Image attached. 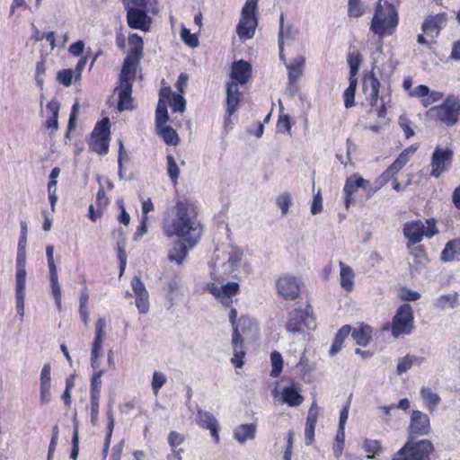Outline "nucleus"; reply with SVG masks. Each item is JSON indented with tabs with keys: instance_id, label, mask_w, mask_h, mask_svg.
<instances>
[{
	"instance_id": "1",
	"label": "nucleus",
	"mask_w": 460,
	"mask_h": 460,
	"mask_svg": "<svg viewBox=\"0 0 460 460\" xmlns=\"http://www.w3.org/2000/svg\"><path fill=\"white\" fill-rule=\"evenodd\" d=\"M163 231L167 237H183L190 247L195 246L201 236V225L190 203L179 201L172 208V215L163 222Z\"/></svg>"
},
{
	"instance_id": "2",
	"label": "nucleus",
	"mask_w": 460,
	"mask_h": 460,
	"mask_svg": "<svg viewBox=\"0 0 460 460\" xmlns=\"http://www.w3.org/2000/svg\"><path fill=\"white\" fill-rule=\"evenodd\" d=\"M398 25V13L393 4L379 1L372 18L370 30L379 37L392 35Z\"/></svg>"
},
{
	"instance_id": "3",
	"label": "nucleus",
	"mask_w": 460,
	"mask_h": 460,
	"mask_svg": "<svg viewBox=\"0 0 460 460\" xmlns=\"http://www.w3.org/2000/svg\"><path fill=\"white\" fill-rule=\"evenodd\" d=\"M428 115L435 119L453 126L458 121L460 115V100L455 95H448L441 105L434 106L428 111Z\"/></svg>"
},
{
	"instance_id": "4",
	"label": "nucleus",
	"mask_w": 460,
	"mask_h": 460,
	"mask_svg": "<svg viewBox=\"0 0 460 460\" xmlns=\"http://www.w3.org/2000/svg\"><path fill=\"white\" fill-rule=\"evenodd\" d=\"M243 252L240 249H233L227 254L223 253L222 258L219 254L215 255L212 278L219 282L228 277L241 263Z\"/></svg>"
},
{
	"instance_id": "5",
	"label": "nucleus",
	"mask_w": 460,
	"mask_h": 460,
	"mask_svg": "<svg viewBox=\"0 0 460 460\" xmlns=\"http://www.w3.org/2000/svg\"><path fill=\"white\" fill-rule=\"evenodd\" d=\"M303 326L309 330L316 328L313 307L306 305L304 309L296 308L288 314L286 329L288 332L296 334L303 331Z\"/></svg>"
},
{
	"instance_id": "6",
	"label": "nucleus",
	"mask_w": 460,
	"mask_h": 460,
	"mask_svg": "<svg viewBox=\"0 0 460 460\" xmlns=\"http://www.w3.org/2000/svg\"><path fill=\"white\" fill-rule=\"evenodd\" d=\"M258 6V0H246L241 13V19L236 27V33L242 40H248L253 37L257 27L255 12Z\"/></svg>"
},
{
	"instance_id": "7",
	"label": "nucleus",
	"mask_w": 460,
	"mask_h": 460,
	"mask_svg": "<svg viewBox=\"0 0 460 460\" xmlns=\"http://www.w3.org/2000/svg\"><path fill=\"white\" fill-rule=\"evenodd\" d=\"M434 447L429 440L408 442L394 456L393 460H430Z\"/></svg>"
},
{
	"instance_id": "8",
	"label": "nucleus",
	"mask_w": 460,
	"mask_h": 460,
	"mask_svg": "<svg viewBox=\"0 0 460 460\" xmlns=\"http://www.w3.org/2000/svg\"><path fill=\"white\" fill-rule=\"evenodd\" d=\"M110 120L108 118L102 119L98 122L92 133V138L89 143L92 151L105 155L109 150L110 143Z\"/></svg>"
},
{
	"instance_id": "9",
	"label": "nucleus",
	"mask_w": 460,
	"mask_h": 460,
	"mask_svg": "<svg viewBox=\"0 0 460 460\" xmlns=\"http://www.w3.org/2000/svg\"><path fill=\"white\" fill-rule=\"evenodd\" d=\"M413 329V312L410 305H401L394 316L392 334L397 338L402 334H410Z\"/></svg>"
},
{
	"instance_id": "10",
	"label": "nucleus",
	"mask_w": 460,
	"mask_h": 460,
	"mask_svg": "<svg viewBox=\"0 0 460 460\" xmlns=\"http://www.w3.org/2000/svg\"><path fill=\"white\" fill-rule=\"evenodd\" d=\"M136 75V71L121 69L119 77V86L116 88L119 94L118 110L119 111L125 110H132L133 99L131 97L132 84L130 80H133Z\"/></svg>"
},
{
	"instance_id": "11",
	"label": "nucleus",
	"mask_w": 460,
	"mask_h": 460,
	"mask_svg": "<svg viewBox=\"0 0 460 460\" xmlns=\"http://www.w3.org/2000/svg\"><path fill=\"white\" fill-rule=\"evenodd\" d=\"M128 43L130 50L124 59L121 69L136 71L137 66L143 55V40L137 33L131 34L128 37Z\"/></svg>"
},
{
	"instance_id": "12",
	"label": "nucleus",
	"mask_w": 460,
	"mask_h": 460,
	"mask_svg": "<svg viewBox=\"0 0 460 460\" xmlns=\"http://www.w3.org/2000/svg\"><path fill=\"white\" fill-rule=\"evenodd\" d=\"M453 151L449 148L437 146L431 156V172L434 178H438L441 173L451 164Z\"/></svg>"
},
{
	"instance_id": "13",
	"label": "nucleus",
	"mask_w": 460,
	"mask_h": 460,
	"mask_svg": "<svg viewBox=\"0 0 460 460\" xmlns=\"http://www.w3.org/2000/svg\"><path fill=\"white\" fill-rule=\"evenodd\" d=\"M436 233L434 226L425 230V226L420 220L407 222L403 226L404 237L411 243H420L424 235L432 237Z\"/></svg>"
},
{
	"instance_id": "14",
	"label": "nucleus",
	"mask_w": 460,
	"mask_h": 460,
	"mask_svg": "<svg viewBox=\"0 0 460 460\" xmlns=\"http://www.w3.org/2000/svg\"><path fill=\"white\" fill-rule=\"evenodd\" d=\"M207 289L215 297L218 298L225 306H229L232 304V296L239 291V285L236 282H229L218 287L214 283H210L207 285Z\"/></svg>"
},
{
	"instance_id": "15",
	"label": "nucleus",
	"mask_w": 460,
	"mask_h": 460,
	"mask_svg": "<svg viewBox=\"0 0 460 460\" xmlns=\"http://www.w3.org/2000/svg\"><path fill=\"white\" fill-rule=\"evenodd\" d=\"M105 319L99 318L95 323V338L92 347L91 365L93 368H98L100 367L99 357L105 339Z\"/></svg>"
},
{
	"instance_id": "16",
	"label": "nucleus",
	"mask_w": 460,
	"mask_h": 460,
	"mask_svg": "<svg viewBox=\"0 0 460 460\" xmlns=\"http://www.w3.org/2000/svg\"><path fill=\"white\" fill-rule=\"evenodd\" d=\"M277 289L279 296L285 299L294 300L300 292V287L295 277L285 275L277 281Z\"/></svg>"
},
{
	"instance_id": "17",
	"label": "nucleus",
	"mask_w": 460,
	"mask_h": 460,
	"mask_svg": "<svg viewBox=\"0 0 460 460\" xmlns=\"http://www.w3.org/2000/svg\"><path fill=\"white\" fill-rule=\"evenodd\" d=\"M131 287L138 313L146 314L149 310V294L144 283L140 278L134 277L131 280Z\"/></svg>"
},
{
	"instance_id": "18",
	"label": "nucleus",
	"mask_w": 460,
	"mask_h": 460,
	"mask_svg": "<svg viewBox=\"0 0 460 460\" xmlns=\"http://www.w3.org/2000/svg\"><path fill=\"white\" fill-rule=\"evenodd\" d=\"M128 24L132 29L144 31H149L151 18L146 12L137 8H128L127 13Z\"/></svg>"
},
{
	"instance_id": "19",
	"label": "nucleus",
	"mask_w": 460,
	"mask_h": 460,
	"mask_svg": "<svg viewBox=\"0 0 460 460\" xmlns=\"http://www.w3.org/2000/svg\"><path fill=\"white\" fill-rule=\"evenodd\" d=\"M252 76V66L244 61L238 60L233 63L230 73L231 82L238 84H245Z\"/></svg>"
},
{
	"instance_id": "20",
	"label": "nucleus",
	"mask_w": 460,
	"mask_h": 460,
	"mask_svg": "<svg viewBox=\"0 0 460 460\" xmlns=\"http://www.w3.org/2000/svg\"><path fill=\"white\" fill-rule=\"evenodd\" d=\"M368 184V181L362 177H358L357 175H353L347 179L346 183L343 188V191L345 193V207L349 208L350 204L354 202V199L352 194L359 188L366 189Z\"/></svg>"
},
{
	"instance_id": "21",
	"label": "nucleus",
	"mask_w": 460,
	"mask_h": 460,
	"mask_svg": "<svg viewBox=\"0 0 460 460\" xmlns=\"http://www.w3.org/2000/svg\"><path fill=\"white\" fill-rule=\"evenodd\" d=\"M241 93L235 82H229L226 84V111L230 117L238 108Z\"/></svg>"
},
{
	"instance_id": "22",
	"label": "nucleus",
	"mask_w": 460,
	"mask_h": 460,
	"mask_svg": "<svg viewBox=\"0 0 460 460\" xmlns=\"http://www.w3.org/2000/svg\"><path fill=\"white\" fill-rule=\"evenodd\" d=\"M232 344L234 356L231 361L236 367L241 368L244 364L243 358L245 356V352L243 350V340L237 328H234L233 332Z\"/></svg>"
},
{
	"instance_id": "23",
	"label": "nucleus",
	"mask_w": 460,
	"mask_h": 460,
	"mask_svg": "<svg viewBox=\"0 0 460 460\" xmlns=\"http://www.w3.org/2000/svg\"><path fill=\"white\" fill-rule=\"evenodd\" d=\"M305 59L304 57H296L290 64L287 65L288 70V84L293 86L304 74Z\"/></svg>"
},
{
	"instance_id": "24",
	"label": "nucleus",
	"mask_w": 460,
	"mask_h": 460,
	"mask_svg": "<svg viewBox=\"0 0 460 460\" xmlns=\"http://www.w3.org/2000/svg\"><path fill=\"white\" fill-rule=\"evenodd\" d=\"M446 14L439 13L427 18L422 24V31L431 36H437L439 33L443 24L446 22Z\"/></svg>"
},
{
	"instance_id": "25",
	"label": "nucleus",
	"mask_w": 460,
	"mask_h": 460,
	"mask_svg": "<svg viewBox=\"0 0 460 460\" xmlns=\"http://www.w3.org/2000/svg\"><path fill=\"white\" fill-rule=\"evenodd\" d=\"M368 88H370V93H368L369 103L371 106H374L377 102L380 88V82L374 73H371L364 79V89L367 91Z\"/></svg>"
},
{
	"instance_id": "26",
	"label": "nucleus",
	"mask_w": 460,
	"mask_h": 460,
	"mask_svg": "<svg viewBox=\"0 0 460 460\" xmlns=\"http://www.w3.org/2000/svg\"><path fill=\"white\" fill-rule=\"evenodd\" d=\"M341 272H340V283L342 288L346 291H351L354 287V271L353 270L340 261Z\"/></svg>"
},
{
	"instance_id": "27",
	"label": "nucleus",
	"mask_w": 460,
	"mask_h": 460,
	"mask_svg": "<svg viewBox=\"0 0 460 460\" xmlns=\"http://www.w3.org/2000/svg\"><path fill=\"white\" fill-rule=\"evenodd\" d=\"M429 427V416L420 411H413L411 420V431H423Z\"/></svg>"
},
{
	"instance_id": "28",
	"label": "nucleus",
	"mask_w": 460,
	"mask_h": 460,
	"mask_svg": "<svg viewBox=\"0 0 460 460\" xmlns=\"http://www.w3.org/2000/svg\"><path fill=\"white\" fill-rule=\"evenodd\" d=\"M460 255V239H454L447 243L441 252L443 261H452Z\"/></svg>"
},
{
	"instance_id": "29",
	"label": "nucleus",
	"mask_w": 460,
	"mask_h": 460,
	"mask_svg": "<svg viewBox=\"0 0 460 460\" xmlns=\"http://www.w3.org/2000/svg\"><path fill=\"white\" fill-rule=\"evenodd\" d=\"M458 296L459 295L456 292L442 295L436 299L434 305L440 310L454 309L459 305Z\"/></svg>"
},
{
	"instance_id": "30",
	"label": "nucleus",
	"mask_w": 460,
	"mask_h": 460,
	"mask_svg": "<svg viewBox=\"0 0 460 460\" xmlns=\"http://www.w3.org/2000/svg\"><path fill=\"white\" fill-rule=\"evenodd\" d=\"M281 396L283 402L291 407L298 406L303 402L302 395H300L298 390L294 386L285 387L282 390Z\"/></svg>"
},
{
	"instance_id": "31",
	"label": "nucleus",
	"mask_w": 460,
	"mask_h": 460,
	"mask_svg": "<svg viewBox=\"0 0 460 460\" xmlns=\"http://www.w3.org/2000/svg\"><path fill=\"white\" fill-rule=\"evenodd\" d=\"M59 103L57 101H50L47 104V110L51 112V117L46 120V127L51 130V133L56 131L58 128V111H59Z\"/></svg>"
},
{
	"instance_id": "32",
	"label": "nucleus",
	"mask_w": 460,
	"mask_h": 460,
	"mask_svg": "<svg viewBox=\"0 0 460 460\" xmlns=\"http://www.w3.org/2000/svg\"><path fill=\"white\" fill-rule=\"evenodd\" d=\"M420 395L429 411H433L440 402V397L429 387H421Z\"/></svg>"
},
{
	"instance_id": "33",
	"label": "nucleus",
	"mask_w": 460,
	"mask_h": 460,
	"mask_svg": "<svg viewBox=\"0 0 460 460\" xmlns=\"http://www.w3.org/2000/svg\"><path fill=\"white\" fill-rule=\"evenodd\" d=\"M187 252L188 249L185 243L181 241H178L170 250L168 257L170 261H176L178 264H181L185 259Z\"/></svg>"
},
{
	"instance_id": "34",
	"label": "nucleus",
	"mask_w": 460,
	"mask_h": 460,
	"mask_svg": "<svg viewBox=\"0 0 460 460\" xmlns=\"http://www.w3.org/2000/svg\"><path fill=\"white\" fill-rule=\"evenodd\" d=\"M198 420L202 429H209V431H217L219 429L217 420L209 412L199 411Z\"/></svg>"
},
{
	"instance_id": "35",
	"label": "nucleus",
	"mask_w": 460,
	"mask_h": 460,
	"mask_svg": "<svg viewBox=\"0 0 460 460\" xmlns=\"http://www.w3.org/2000/svg\"><path fill=\"white\" fill-rule=\"evenodd\" d=\"M350 331L351 327L349 325H344L339 330L330 349L331 356H334L341 349L342 343L345 338L349 334Z\"/></svg>"
},
{
	"instance_id": "36",
	"label": "nucleus",
	"mask_w": 460,
	"mask_h": 460,
	"mask_svg": "<svg viewBox=\"0 0 460 460\" xmlns=\"http://www.w3.org/2000/svg\"><path fill=\"white\" fill-rule=\"evenodd\" d=\"M371 328L369 326H362L359 329L352 332V338L357 344L360 346H367L371 338Z\"/></svg>"
},
{
	"instance_id": "37",
	"label": "nucleus",
	"mask_w": 460,
	"mask_h": 460,
	"mask_svg": "<svg viewBox=\"0 0 460 460\" xmlns=\"http://www.w3.org/2000/svg\"><path fill=\"white\" fill-rule=\"evenodd\" d=\"M159 135L163 137L164 141L169 146H176L180 142L177 132L170 126H162L157 128Z\"/></svg>"
},
{
	"instance_id": "38",
	"label": "nucleus",
	"mask_w": 460,
	"mask_h": 460,
	"mask_svg": "<svg viewBox=\"0 0 460 460\" xmlns=\"http://www.w3.org/2000/svg\"><path fill=\"white\" fill-rule=\"evenodd\" d=\"M361 61H362V57L358 51L351 52L348 55V63H349V69H350V71H349V74H350L349 78L350 79H356L355 76L358 74Z\"/></svg>"
},
{
	"instance_id": "39",
	"label": "nucleus",
	"mask_w": 460,
	"mask_h": 460,
	"mask_svg": "<svg viewBox=\"0 0 460 460\" xmlns=\"http://www.w3.org/2000/svg\"><path fill=\"white\" fill-rule=\"evenodd\" d=\"M422 358H419L414 356H406L399 359L397 364V374L402 375V373L409 370L413 364H420Z\"/></svg>"
},
{
	"instance_id": "40",
	"label": "nucleus",
	"mask_w": 460,
	"mask_h": 460,
	"mask_svg": "<svg viewBox=\"0 0 460 460\" xmlns=\"http://www.w3.org/2000/svg\"><path fill=\"white\" fill-rule=\"evenodd\" d=\"M167 160V173L169 178L171 179L173 185H176L178 182V178L180 174V168L176 164L174 157L171 155H168L166 157Z\"/></svg>"
},
{
	"instance_id": "41",
	"label": "nucleus",
	"mask_w": 460,
	"mask_h": 460,
	"mask_svg": "<svg viewBox=\"0 0 460 460\" xmlns=\"http://www.w3.org/2000/svg\"><path fill=\"white\" fill-rule=\"evenodd\" d=\"M270 361H271V365H272L270 376L272 377H278L282 371L283 364H284L283 358H282L281 354L278 351L271 352Z\"/></svg>"
},
{
	"instance_id": "42",
	"label": "nucleus",
	"mask_w": 460,
	"mask_h": 460,
	"mask_svg": "<svg viewBox=\"0 0 460 460\" xmlns=\"http://www.w3.org/2000/svg\"><path fill=\"white\" fill-rule=\"evenodd\" d=\"M155 119H156V126L157 128H161L164 126L168 120V112L166 108V103L163 100H159L156 111H155Z\"/></svg>"
},
{
	"instance_id": "43",
	"label": "nucleus",
	"mask_w": 460,
	"mask_h": 460,
	"mask_svg": "<svg viewBox=\"0 0 460 460\" xmlns=\"http://www.w3.org/2000/svg\"><path fill=\"white\" fill-rule=\"evenodd\" d=\"M46 255L48 260V265L49 269V279L57 280L58 279V271L57 266L54 261V247L52 245H48L46 248Z\"/></svg>"
},
{
	"instance_id": "44",
	"label": "nucleus",
	"mask_w": 460,
	"mask_h": 460,
	"mask_svg": "<svg viewBox=\"0 0 460 460\" xmlns=\"http://www.w3.org/2000/svg\"><path fill=\"white\" fill-rule=\"evenodd\" d=\"M357 86V79L349 78V85L343 93L344 105L346 108H350L354 105V96Z\"/></svg>"
},
{
	"instance_id": "45",
	"label": "nucleus",
	"mask_w": 460,
	"mask_h": 460,
	"mask_svg": "<svg viewBox=\"0 0 460 460\" xmlns=\"http://www.w3.org/2000/svg\"><path fill=\"white\" fill-rule=\"evenodd\" d=\"M319 408L315 402H313L307 415L306 427L305 431H314Z\"/></svg>"
},
{
	"instance_id": "46",
	"label": "nucleus",
	"mask_w": 460,
	"mask_h": 460,
	"mask_svg": "<svg viewBox=\"0 0 460 460\" xmlns=\"http://www.w3.org/2000/svg\"><path fill=\"white\" fill-rule=\"evenodd\" d=\"M366 6L362 0H349V14L351 17L358 18L365 12Z\"/></svg>"
},
{
	"instance_id": "47",
	"label": "nucleus",
	"mask_w": 460,
	"mask_h": 460,
	"mask_svg": "<svg viewBox=\"0 0 460 460\" xmlns=\"http://www.w3.org/2000/svg\"><path fill=\"white\" fill-rule=\"evenodd\" d=\"M169 102L173 112H183L186 109V102L181 94L173 93Z\"/></svg>"
},
{
	"instance_id": "48",
	"label": "nucleus",
	"mask_w": 460,
	"mask_h": 460,
	"mask_svg": "<svg viewBox=\"0 0 460 460\" xmlns=\"http://www.w3.org/2000/svg\"><path fill=\"white\" fill-rule=\"evenodd\" d=\"M167 381L166 376L162 372L155 371L152 379V390L155 394H157L160 389L165 385Z\"/></svg>"
},
{
	"instance_id": "49",
	"label": "nucleus",
	"mask_w": 460,
	"mask_h": 460,
	"mask_svg": "<svg viewBox=\"0 0 460 460\" xmlns=\"http://www.w3.org/2000/svg\"><path fill=\"white\" fill-rule=\"evenodd\" d=\"M102 370L94 373L91 378V396L100 397Z\"/></svg>"
},
{
	"instance_id": "50",
	"label": "nucleus",
	"mask_w": 460,
	"mask_h": 460,
	"mask_svg": "<svg viewBox=\"0 0 460 460\" xmlns=\"http://www.w3.org/2000/svg\"><path fill=\"white\" fill-rule=\"evenodd\" d=\"M17 271H16V290L15 291H21L25 292V287H26V270L25 266H16Z\"/></svg>"
},
{
	"instance_id": "51",
	"label": "nucleus",
	"mask_w": 460,
	"mask_h": 460,
	"mask_svg": "<svg viewBox=\"0 0 460 460\" xmlns=\"http://www.w3.org/2000/svg\"><path fill=\"white\" fill-rule=\"evenodd\" d=\"M181 38L183 42L190 48H196L199 45V40L195 34H191L190 30L181 28Z\"/></svg>"
},
{
	"instance_id": "52",
	"label": "nucleus",
	"mask_w": 460,
	"mask_h": 460,
	"mask_svg": "<svg viewBox=\"0 0 460 460\" xmlns=\"http://www.w3.org/2000/svg\"><path fill=\"white\" fill-rule=\"evenodd\" d=\"M73 70L72 69H62L58 72L57 80L63 85L68 87L72 84Z\"/></svg>"
},
{
	"instance_id": "53",
	"label": "nucleus",
	"mask_w": 460,
	"mask_h": 460,
	"mask_svg": "<svg viewBox=\"0 0 460 460\" xmlns=\"http://www.w3.org/2000/svg\"><path fill=\"white\" fill-rule=\"evenodd\" d=\"M277 205L280 208L282 215H286L291 205V198L288 193H283L277 198Z\"/></svg>"
},
{
	"instance_id": "54",
	"label": "nucleus",
	"mask_w": 460,
	"mask_h": 460,
	"mask_svg": "<svg viewBox=\"0 0 460 460\" xmlns=\"http://www.w3.org/2000/svg\"><path fill=\"white\" fill-rule=\"evenodd\" d=\"M40 386H51V367L46 363L40 372Z\"/></svg>"
},
{
	"instance_id": "55",
	"label": "nucleus",
	"mask_w": 460,
	"mask_h": 460,
	"mask_svg": "<svg viewBox=\"0 0 460 460\" xmlns=\"http://www.w3.org/2000/svg\"><path fill=\"white\" fill-rule=\"evenodd\" d=\"M345 441V433H337L335 437V443L333 445V455L336 458H339L343 452Z\"/></svg>"
},
{
	"instance_id": "56",
	"label": "nucleus",
	"mask_w": 460,
	"mask_h": 460,
	"mask_svg": "<svg viewBox=\"0 0 460 460\" xmlns=\"http://www.w3.org/2000/svg\"><path fill=\"white\" fill-rule=\"evenodd\" d=\"M443 96L444 94L441 92L429 90V94L426 96L425 99L422 100V104L424 107H428L432 103L442 100Z\"/></svg>"
},
{
	"instance_id": "57",
	"label": "nucleus",
	"mask_w": 460,
	"mask_h": 460,
	"mask_svg": "<svg viewBox=\"0 0 460 460\" xmlns=\"http://www.w3.org/2000/svg\"><path fill=\"white\" fill-rule=\"evenodd\" d=\"M400 296L404 301H416L420 297V294L408 288H402L400 292Z\"/></svg>"
},
{
	"instance_id": "58",
	"label": "nucleus",
	"mask_w": 460,
	"mask_h": 460,
	"mask_svg": "<svg viewBox=\"0 0 460 460\" xmlns=\"http://www.w3.org/2000/svg\"><path fill=\"white\" fill-rule=\"evenodd\" d=\"M45 74H46V67H45L44 62L43 61L38 62L36 65L35 79H36L37 85L40 89L43 88V84H44L43 76L45 75Z\"/></svg>"
},
{
	"instance_id": "59",
	"label": "nucleus",
	"mask_w": 460,
	"mask_h": 460,
	"mask_svg": "<svg viewBox=\"0 0 460 460\" xmlns=\"http://www.w3.org/2000/svg\"><path fill=\"white\" fill-rule=\"evenodd\" d=\"M363 447L366 452L372 454L368 455L367 458H373L380 449L379 443L376 440H366Z\"/></svg>"
},
{
	"instance_id": "60",
	"label": "nucleus",
	"mask_w": 460,
	"mask_h": 460,
	"mask_svg": "<svg viewBox=\"0 0 460 460\" xmlns=\"http://www.w3.org/2000/svg\"><path fill=\"white\" fill-rule=\"evenodd\" d=\"M350 400H348L347 403L344 405L340 413V420H339V431H344L345 424L349 418V411Z\"/></svg>"
},
{
	"instance_id": "61",
	"label": "nucleus",
	"mask_w": 460,
	"mask_h": 460,
	"mask_svg": "<svg viewBox=\"0 0 460 460\" xmlns=\"http://www.w3.org/2000/svg\"><path fill=\"white\" fill-rule=\"evenodd\" d=\"M52 295L58 309L61 308V288L58 279L50 281Z\"/></svg>"
},
{
	"instance_id": "62",
	"label": "nucleus",
	"mask_w": 460,
	"mask_h": 460,
	"mask_svg": "<svg viewBox=\"0 0 460 460\" xmlns=\"http://www.w3.org/2000/svg\"><path fill=\"white\" fill-rule=\"evenodd\" d=\"M323 210V198L321 195V191L319 190L316 195H314L312 205H311V213L313 215H317L321 213Z\"/></svg>"
},
{
	"instance_id": "63",
	"label": "nucleus",
	"mask_w": 460,
	"mask_h": 460,
	"mask_svg": "<svg viewBox=\"0 0 460 460\" xmlns=\"http://www.w3.org/2000/svg\"><path fill=\"white\" fill-rule=\"evenodd\" d=\"M399 124L402 129L403 130L406 138H410L414 135V131L411 128V122L406 117L401 116L399 118Z\"/></svg>"
},
{
	"instance_id": "64",
	"label": "nucleus",
	"mask_w": 460,
	"mask_h": 460,
	"mask_svg": "<svg viewBox=\"0 0 460 460\" xmlns=\"http://www.w3.org/2000/svg\"><path fill=\"white\" fill-rule=\"evenodd\" d=\"M278 126L280 130H284L285 132H288L290 134V132H291L290 117L287 114L279 115Z\"/></svg>"
}]
</instances>
